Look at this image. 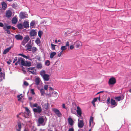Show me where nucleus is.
Returning <instances> with one entry per match:
<instances>
[{
    "label": "nucleus",
    "mask_w": 131,
    "mask_h": 131,
    "mask_svg": "<svg viewBox=\"0 0 131 131\" xmlns=\"http://www.w3.org/2000/svg\"><path fill=\"white\" fill-rule=\"evenodd\" d=\"M40 74L44 81H48L50 79V76L48 74H46V71L43 70H41L40 72Z\"/></svg>",
    "instance_id": "nucleus-1"
},
{
    "label": "nucleus",
    "mask_w": 131,
    "mask_h": 131,
    "mask_svg": "<svg viewBox=\"0 0 131 131\" xmlns=\"http://www.w3.org/2000/svg\"><path fill=\"white\" fill-rule=\"evenodd\" d=\"M30 106L31 108L35 107L36 108L33 109L34 112L35 113H39L42 111V108L40 106L38 105L37 103H35L32 105H31Z\"/></svg>",
    "instance_id": "nucleus-2"
},
{
    "label": "nucleus",
    "mask_w": 131,
    "mask_h": 131,
    "mask_svg": "<svg viewBox=\"0 0 131 131\" xmlns=\"http://www.w3.org/2000/svg\"><path fill=\"white\" fill-rule=\"evenodd\" d=\"M20 18L21 19H24L28 17V15L26 12H21L19 14Z\"/></svg>",
    "instance_id": "nucleus-3"
},
{
    "label": "nucleus",
    "mask_w": 131,
    "mask_h": 131,
    "mask_svg": "<svg viewBox=\"0 0 131 131\" xmlns=\"http://www.w3.org/2000/svg\"><path fill=\"white\" fill-rule=\"evenodd\" d=\"M25 62L24 60L21 58H18V64L22 66H25Z\"/></svg>",
    "instance_id": "nucleus-4"
},
{
    "label": "nucleus",
    "mask_w": 131,
    "mask_h": 131,
    "mask_svg": "<svg viewBox=\"0 0 131 131\" xmlns=\"http://www.w3.org/2000/svg\"><path fill=\"white\" fill-rule=\"evenodd\" d=\"M3 28L4 30L7 32V33L8 34H9L10 33L11 26L6 25L4 26Z\"/></svg>",
    "instance_id": "nucleus-5"
},
{
    "label": "nucleus",
    "mask_w": 131,
    "mask_h": 131,
    "mask_svg": "<svg viewBox=\"0 0 131 131\" xmlns=\"http://www.w3.org/2000/svg\"><path fill=\"white\" fill-rule=\"evenodd\" d=\"M52 110L58 117H60L62 116V114L61 113L58 109L54 108H53Z\"/></svg>",
    "instance_id": "nucleus-6"
},
{
    "label": "nucleus",
    "mask_w": 131,
    "mask_h": 131,
    "mask_svg": "<svg viewBox=\"0 0 131 131\" xmlns=\"http://www.w3.org/2000/svg\"><path fill=\"white\" fill-rule=\"evenodd\" d=\"M80 118H79L78 120V126L80 128H82L84 126V123L82 120H80Z\"/></svg>",
    "instance_id": "nucleus-7"
},
{
    "label": "nucleus",
    "mask_w": 131,
    "mask_h": 131,
    "mask_svg": "<svg viewBox=\"0 0 131 131\" xmlns=\"http://www.w3.org/2000/svg\"><path fill=\"white\" fill-rule=\"evenodd\" d=\"M77 113V116L78 117H80L82 115V111L81 108L79 106L77 107V110L76 112Z\"/></svg>",
    "instance_id": "nucleus-8"
},
{
    "label": "nucleus",
    "mask_w": 131,
    "mask_h": 131,
    "mask_svg": "<svg viewBox=\"0 0 131 131\" xmlns=\"http://www.w3.org/2000/svg\"><path fill=\"white\" fill-rule=\"evenodd\" d=\"M116 82L115 78L114 77H112L109 79L108 82L109 85H113L116 83Z\"/></svg>",
    "instance_id": "nucleus-9"
},
{
    "label": "nucleus",
    "mask_w": 131,
    "mask_h": 131,
    "mask_svg": "<svg viewBox=\"0 0 131 131\" xmlns=\"http://www.w3.org/2000/svg\"><path fill=\"white\" fill-rule=\"evenodd\" d=\"M75 45V47L76 48H80L82 46V44L81 42L79 41H77L74 44Z\"/></svg>",
    "instance_id": "nucleus-10"
},
{
    "label": "nucleus",
    "mask_w": 131,
    "mask_h": 131,
    "mask_svg": "<svg viewBox=\"0 0 131 131\" xmlns=\"http://www.w3.org/2000/svg\"><path fill=\"white\" fill-rule=\"evenodd\" d=\"M94 125V124L93 123V118L92 117H90L89 121V126L92 127Z\"/></svg>",
    "instance_id": "nucleus-11"
},
{
    "label": "nucleus",
    "mask_w": 131,
    "mask_h": 131,
    "mask_svg": "<svg viewBox=\"0 0 131 131\" xmlns=\"http://www.w3.org/2000/svg\"><path fill=\"white\" fill-rule=\"evenodd\" d=\"M124 98V95L122 94L120 95L119 96L115 97V99L117 101H120L121 100H123Z\"/></svg>",
    "instance_id": "nucleus-12"
},
{
    "label": "nucleus",
    "mask_w": 131,
    "mask_h": 131,
    "mask_svg": "<svg viewBox=\"0 0 131 131\" xmlns=\"http://www.w3.org/2000/svg\"><path fill=\"white\" fill-rule=\"evenodd\" d=\"M26 47L27 48V50L30 51H31L32 46L30 42H29L26 45Z\"/></svg>",
    "instance_id": "nucleus-13"
},
{
    "label": "nucleus",
    "mask_w": 131,
    "mask_h": 131,
    "mask_svg": "<svg viewBox=\"0 0 131 131\" xmlns=\"http://www.w3.org/2000/svg\"><path fill=\"white\" fill-rule=\"evenodd\" d=\"M12 15V12H11V11L10 10H9L7 11L6 13V16L7 17H10Z\"/></svg>",
    "instance_id": "nucleus-14"
},
{
    "label": "nucleus",
    "mask_w": 131,
    "mask_h": 131,
    "mask_svg": "<svg viewBox=\"0 0 131 131\" xmlns=\"http://www.w3.org/2000/svg\"><path fill=\"white\" fill-rule=\"evenodd\" d=\"M29 22L28 21H27L25 20L23 23V26H24V27L26 28H28L29 26Z\"/></svg>",
    "instance_id": "nucleus-15"
},
{
    "label": "nucleus",
    "mask_w": 131,
    "mask_h": 131,
    "mask_svg": "<svg viewBox=\"0 0 131 131\" xmlns=\"http://www.w3.org/2000/svg\"><path fill=\"white\" fill-rule=\"evenodd\" d=\"M28 70L33 74L35 73V67H30L28 68Z\"/></svg>",
    "instance_id": "nucleus-16"
},
{
    "label": "nucleus",
    "mask_w": 131,
    "mask_h": 131,
    "mask_svg": "<svg viewBox=\"0 0 131 131\" xmlns=\"http://www.w3.org/2000/svg\"><path fill=\"white\" fill-rule=\"evenodd\" d=\"M37 32L35 30H32L30 32V35L31 36H36Z\"/></svg>",
    "instance_id": "nucleus-17"
},
{
    "label": "nucleus",
    "mask_w": 131,
    "mask_h": 131,
    "mask_svg": "<svg viewBox=\"0 0 131 131\" xmlns=\"http://www.w3.org/2000/svg\"><path fill=\"white\" fill-rule=\"evenodd\" d=\"M15 38L17 40H21L23 39V37L20 34L15 35Z\"/></svg>",
    "instance_id": "nucleus-18"
},
{
    "label": "nucleus",
    "mask_w": 131,
    "mask_h": 131,
    "mask_svg": "<svg viewBox=\"0 0 131 131\" xmlns=\"http://www.w3.org/2000/svg\"><path fill=\"white\" fill-rule=\"evenodd\" d=\"M41 104L42 105V107L44 108L46 110H47L48 109V103L43 104L42 102Z\"/></svg>",
    "instance_id": "nucleus-19"
},
{
    "label": "nucleus",
    "mask_w": 131,
    "mask_h": 131,
    "mask_svg": "<svg viewBox=\"0 0 131 131\" xmlns=\"http://www.w3.org/2000/svg\"><path fill=\"white\" fill-rule=\"evenodd\" d=\"M68 123L69 125L72 126L73 124L74 121L70 117H69L68 119Z\"/></svg>",
    "instance_id": "nucleus-20"
},
{
    "label": "nucleus",
    "mask_w": 131,
    "mask_h": 131,
    "mask_svg": "<svg viewBox=\"0 0 131 131\" xmlns=\"http://www.w3.org/2000/svg\"><path fill=\"white\" fill-rule=\"evenodd\" d=\"M38 123L39 124H42L44 122V119L42 117L39 118L38 119Z\"/></svg>",
    "instance_id": "nucleus-21"
},
{
    "label": "nucleus",
    "mask_w": 131,
    "mask_h": 131,
    "mask_svg": "<svg viewBox=\"0 0 131 131\" xmlns=\"http://www.w3.org/2000/svg\"><path fill=\"white\" fill-rule=\"evenodd\" d=\"M111 103L112 105H114V107L117 105V103H116L115 101L112 99H111Z\"/></svg>",
    "instance_id": "nucleus-22"
},
{
    "label": "nucleus",
    "mask_w": 131,
    "mask_h": 131,
    "mask_svg": "<svg viewBox=\"0 0 131 131\" xmlns=\"http://www.w3.org/2000/svg\"><path fill=\"white\" fill-rule=\"evenodd\" d=\"M36 68L38 69H41L42 68V64L41 62L38 63L36 65Z\"/></svg>",
    "instance_id": "nucleus-23"
},
{
    "label": "nucleus",
    "mask_w": 131,
    "mask_h": 131,
    "mask_svg": "<svg viewBox=\"0 0 131 131\" xmlns=\"http://www.w3.org/2000/svg\"><path fill=\"white\" fill-rule=\"evenodd\" d=\"M2 8L4 9H5L7 7V5L6 3L4 2H3L2 3Z\"/></svg>",
    "instance_id": "nucleus-24"
},
{
    "label": "nucleus",
    "mask_w": 131,
    "mask_h": 131,
    "mask_svg": "<svg viewBox=\"0 0 131 131\" xmlns=\"http://www.w3.org/2000/svg\"><path fill=\"white\" fill-rule=\"evenodd\" d=\"M36 43L38 46H40V45L41 41L40 39L39 38H37L35 41Z\"/></svg>",
    "instance_id": "nucleus-25"
},
{
    "label": "nucleus",
    "mask_w": 131,
    "mask_h": 131,
    "mask_svg": "<svg viewBox=\"0 0 131 131\" xmlns=\"http://www.w3.org/2000/svg\"><path fill=\"white\" fill-rule=\"evenodd\" d=\"M11 47H9L8 48L5 49L3 52V54H6L7 52H8L9 51V50L11 49Z\"/></svg>",
    "instance_id": "nucleus-26"
},
{
    "label": "nucleus",
    "mask_w": 131,
    "mask_h": 131,
    "mask_svg": "<svg viewBox=\"0 0 131 131\" xmlns=\"http://www.w3.org/2000/svg\"><path fill=\"white\" fill-rule=\"evenodd\" d=\"M40 82V79L39 78H37L36 79L35 82V83L36 85H38L39 84Z\"/></svg>",
    "instance_id": "nucleus-27"
},
{
    "label": "nucleus",
    "mask_w": 131,
    "mask_h": 131,
    "mask_svg": "<svg viewBox=\"0 0 131 131\" xmlns=\"http://www.w3.org/2000/svg\"><path fill=\"white\" fill-rule=\"evenodd\" d=\"M98 99V97H96L94 98L92 102V104L93 106L95 107V103L97 101Z\"/></svg>",
    "instance_id": "nucleus-28"
},
{
    "label": "nucleus",
    "mask_w": 131,
    "mask_h": 131,
    "mask_svg": "<svg viewBox=\"0 0 131 131\" xmlns=\"http://www.w3.org/2000/svg\"><path fill=\"white\" fill-rule=\"evenodd\" d=\"M56 54V53L55 52H51L50 54V58L51 59H52L53 58L54 56Z\"/></svg>",
    "instance_id": "nucleus-29"
},
{
    "label": "nucleus",
    "mask_w": 131,
    "mask_h": 131,
    "mask_svg": "<svg viewBox=\"0 0 131 131\" xmlns=\"http://www.w3.org/2000/svg\"><path fill=\"white\" fill-rule=\"evenodd\" d=\"M76 111L75 108H71V113L73 114H76Z\"/></svg>",
    "instance_id": "nucleus-30"
},
{
    "label": "nucleus",
    "mask_w": 131,
    "mask_h": 131,
    "mask_svg": "<svg viewBox=\"0 0 131 131\" xmlns=\"http://www.w3.org/2000/svg\"><path fill=\"white\" fill-rule=\"evenodd\" d=\"M30 27L31 28H33L35 27V22L34 20L32 21L30 23Z\"/></svg>",
    "instance_id": "nucleus-31"
},
{
    "label": "nucleus",
    "mask_w": 131,
    "mask_h": 131,
    "mask_svg": "<svg viewBox=\"0 0 131 131\" xmlns=\"http://www.w3.org/2000/svg\"><path fill=\"white\" fill-rule=\"evenodd\" d=\"M17 20L16 18L14 17L12 19V22L13 24H15L17 22Z\"/></svg>",
    "instance_id": "nucleus-32"
},
{
    "label": "nucleus",
    "mask_w": 131,
    "mask_h": 131,
    "mask_svg": "<svg viewBox=\"0 0 131 131\" xmlns=\"http://www.w3.org/2000/svg\"><path fill=\"white\" fill-rule=\"evenodd\" d=\"M40 92L41 96H43L45 94V91L44 89H41L40 90Z\"/></svg>",
    "instance_id": "nucleus-33"
},
{
    "label": "nucleus",
    "mask_w": 131,
    "mask_h": 131,
    "mask_svg": "<svg viewBox=\"0 0 131 131\" xmlns=\"http://www.w3.org/2000/svg\"><path fill=\"white\" fill-rule=\"evenodd\" d=\"M31 65V63L30 62L26 61L25 62V66L30 67Z\"/></svg>",
    "instance_id": "nucleus-34"
},
{
    "label": "nucleus",
    "mask_w": 131,
    "mask_h": 131,
    "mask_svg": "<svg viewBox=\"0 0 131 131\" xmlns=\"http://www.w3.org/2000/svg\"><path fill=\"white\" fill-rule=\"evenodd\" d=\"M25 110L27 112V114L29 115L30 114V110L28 109V107H25Z\"/></svg>",
    "instance_id": "nucleus-35"
},
{
    "label": "nucleus",
    "mask_w": 131,
    "mask_h": 131,
    "mask_svg": "<svg viewBox=\"0 0 131 131\" xmlns=\"http://www.w3.org/2000/svg\"><path fill=\"white\" fill-rule=\"evenodd\" d=\"M17 26L19 29H21L23 28V24H19L17 25Z\"/></svg>",
    "instance_id": "nucleus-36"
},
{
    "label": "nucleus",
    "mask_w": 131,
    "mask_h": 131,
    "mask_svg": "<svg viewBox=\"0 0 131 131\" xmlns=\"http://www.w3.org/2000/svg\"><path fill=\"white\" fill-rule=\"evenodd\" d=\"M50 62L49 60H46L45 63V64L47 66H49L50 65Z\"/></svg>",
    "instance_id": "nucleus-37"
},
{
    "label": "nucleus",
    "mask_w": 131,
    "mask_h": 131,
    "mask_svg": "<svg viewBox=\"0 0 131 131\" xmlns=\"http://www.w3.org/2000/svg\"><path fill=\"white\" fill-rule=\"evenodd\" d=\"M0 74L1 75V77H3V79H5V72H1L0 73Z\"/></svg>",
    "instance_id": "nucleus-38"
},
{
    "label": "nucleus",
    "mask_w": 131,
    "mask_h": 131,
    "mask_svg": "<svg viewBox=\"0 0 131 131\" xmlns=\"http://www.w3.org/2000/svg\"><path fill=\"white\" fill-rule=\"evenodd\" d=\"M66 47V46H62L61 47V49L62 50L61 51H62L63 52L64 50H66L67 49V48Z\"/></svg>",
    "instance_id": "nucleus-39"
},
{
    "label": "nucleus",
    "mask_w": 131,
    "mask_h": 131,
    "mask_svg": "<svg viewBox=\"0 0 131 131\" xmlns=\"http://www.w3.org/2000/svg\"><path fill=\"white\" fill-rule=\"evenodd\" d=\"M51 48L52 50H54L55 49V47L56 46V45H54L52 43L51 44Z\"/></svg>",
    "instance_id": "nucleus-40"
},
{
    "label": "nucleus",
    "mask_w": 131,
    "mask_h": 131,
    "mask_svg": "<svg viewBox=\"0 0 131 131\" xmlns=\"http://www.w3.org/2000/svg\"><path fill=\"white\" fill-rule=\"evenodd\" d=\"M29 39V37L28 36H26L24 39V40L27 42L28 41Z\"/></svg>",
    "instance_id": "nucleus-41"
},
{
    "label": "nucleus",
    "mask_w": 131,
    "mask_h": 131,
    "mask_svg": "<svg viewBox=\"0 0 131 131\" xmlns=\"http://www.w3.org/2000/svg\"><path fill=\"white\" fill-rule=\"evenodd\" d=\"M37 50V49L35 47H33L32 48V52L34 53Z\"/></svg>",
    "instance_id": "nucleus-42"
},
{
    "label": "nucleus",
    "mask_w": 131,
    "mask_h": 131,
    "mask_svg": "<svg viewBox=\"0 0 131 131\" xmlns=\"http://www.w3.org/2000/svg\"><path fill=\"white\" fill-rule=\"evenodd\" d=\"M42 31L39 30L38 32V36L40 38H41V37L42 34Z\"/></svg>",
    "instance_id": "nucleus-43"
},
{
    "label": "nucleus",
    "mask_w": 131,
    "mask_h": 131,
    "mask_svg": "<svg viewBox=\"0 0 131 131\" xmlns=\"http://www.w3.org/2000/svg\"><path fill=\"white\" fill-rule=\"evenodd\" d=\"M30 92L33 95H34L35 94V93L34 91V89H31Z\"/></svg>",
    "instance_id": "nucleus-44"
},
{
    "label": "nucleus",
    "mask_w": 131,
    "mask_h": 131,
    "mask_svg": "<svg viewBox=\"0 0 131 131\" xmlns=\"http://www.w3.org/2000/svg\"><path fill=\"white\" fill-rule=\"evenodd\" d=\"M27 42L24 39L21 42V44L24 46Z\"/></svg>",
    "instance_id": "nucleus-45"
},
{
    "label": "nucleus",
    "mask_w": 131,
    "mask_h": 131,
    "mask_svg": "<svg viewBox=\"0 0 131 131\" xmlns=\"http://www.w3.org/2000/svg\"><path fill=\"white\" fill-rule=\"evenodd\" d=\"M22 57H23L24 58H26L27 59H29V56H26L25 55H23L22 56Z\"/></svg>",
    "instance_id": "nucleus-46"
},
{
    "label": "nucleus",
    "mask_w": 131,
    "mask_h": 131,
    "mask_svg": "<svg viewBox=\"0 0 131 131\" xmlns=\"http://www.w3.org/2000/svg\"><path fill=\"white\" fill-rule=\"evenodd\" d=\"M24 84L26 86H27L29 85V84L28 83L25 81H24Z\"/></svg>",
    "instance_id": "nucleus-47"
},
{
    "label": "nucleus",
    "mask_w": 131,
    "mask_h": 131,
    "mask_svg": "<svg viewBox=\"0 0 131 131\" xmlns=\"http://www.w3.org/2000/svg\"><path fill=\"white\" fill-rule=\"evenodd\" d=\"M69 41H67L66 45V47H69Z\"/></svg>",
    "instance_id": "nucleus-48"
},
{
    "label": "nucleus",
    "mask_w": 131,
    "mask_h": 131,
    "mask_svg": "<svg viewBox=\"0 0 131 131\" xmlns=\"http://www.w3.org/2000/svg\"><path fill=\"white\" fill-rule=\"evenodd\" d=\"M48 85H45L44 87V89L46 90H47L48 89Z\"/></svg>",
    "instance_id": "nucleus-49"
},
{
    "label": "nucleus",
    "mask_w": 131,
    "mask_h": 131,
    "mask_svg": "<svg viewBox=\"0 0 131 131\" xmlns=\"http://www.w3.org/2000/svg\"><path fill=\"white\" fill-rule=\"evenodd\" d=\"M18 129H21V125L20 123H18Z\"/></svg>",
    "instance_id": "nucleus-50"
},
{
    "label": "nucleus",
    "mask_w": 131,
    "mask_h": 131,
    "mask_svg": "<svg viewBox=\"0 0 131 131\" xmlns=\"http://www.w3.org/2000/svg\"><path fill=\"white\" fill-rule=\"evenodd\" d=\"M74 47V46L73 45H71L70 47V49L72 50L73 49Z\"/></svg>",
    "instance_id": "nucleus-51"
},
{
    "label": "nucleus",
    "mask_w": 131,
    "mask_h": 131,
    "mask_svg": "<svg viewBox=\"0 0 131 131\" xmlns=\"http://www.w3.org/2000/svg\"><path fill=\"white\" fill-rule=\"evenodd\" d=\"M62 52H62V51H61L58 54V56L59 57H60L61 56V54H62Z\"/></svg>",
    "instance_id": "nucleus-52"
},
{
    "label": "nucleus",
    "mask_w": 131,
    "mask_h": 131,
    "mask_svg": "<svg viewBox=\"0 0 131 131\" xmlns=\"http://www.w3.org/2000/svg\"><path fill=\"white\" fill-rule=\"evenodd\" d=\"M110 97H108L107 100V104H109L110 103Z\"/></svg>",
    "instance_id": "nucleus-53"
},
{
    "label": "nucleus",
    "mask_w": 131,
    "mask_h": 131,
    "mask_svg": "<svg viewBox=\"0 0 131 131\" xmlns=\"http://www.w3.org/2000/svg\"><path fill=\"white\" fill-rule=\"evenodd\" d=\"M52 93L54 94H55V96H56L57 95L58 93H57L56 91H53V92H52Z\"/></svg>",
    "instance_id": "nucleus-54"
},
{
    "label": "nucleus",
    "mask_w": 131,
    "mask_h": 131,
    "mask_svg": "<svg viewBox=\"0 0 131 131\" xmlns=\"http://www.w3.org/2000/svg\"><path fill=\"white\" fill-rule=\"evenodd\" d=\"M74 129L73 128H70L68 131H74Z\"/></svg>",
    "instance_id": "nucleus-55"
},
{
    "label": "nucleus",
    "mask_w": 131,
    "mask_h": 131,
    "mask_svg": "<svg viewBox=\"0 0 131 131\" xmlns=\"http://www.w3.org/2000/svg\"><path fill=\"white\" fill-rule=\"evenodd\" d=\"M17 57H15V59H14L13 61V63H14L17 60Z\"/></svg>",
    "instance_id": "nucleus-56"
},
{
    "label": "nucleus",
    "mask_w": 131,
    "mask_h": 131,
    "mask_svg": "<svg viewBox=\"0 0 131 131\" xmlns=\"http://www.w3.org/2000/svg\"><path fill=\"white\" fill-rule=\"evenodd\" d=\"M62 107L64 108H65V109H67V108L65 106V104H63L62 105Z\"/></svg>",
    "instance_id": "nucleus-57"
},
{
    "label": "nucleus",
    "mask_w": 131,
    "mask_h": 131,
    "mask_svg": "<svg viewBox=\"0 0 131 131\" xmlns=\"http://www.w3.org/2000/svg\"><path fill=\"white\" fill-rule=\"evenodd\" d=\"M0 26L1 27H4V25L2 23L0 22Z\"/></svg>",
    "instance_id": "nucleus-58"
},
{
    "label": "nucleus",
    "mask_w": 131,
    "mask_h": 131,
    "mask_svg": "<svg viewBox=\"0 0 131 131\" xmlns=\"http://www.w3.org/2000/svg\"><path fill=\"white\" fill-rule=\"evenodd\" d=\"M22 94H21L20 95H18L17 96V97L18 98L20 99V97L21 96Z\"/></svg>",
    "instance_id": "nucleus-59"
},
{
    "label": "nucleus",
    "mask_w": 131,
    "mask_h": 131,
    "mask_svg": "<svg viewBox=\"0 0 131 131\" xmlns=\"http://www.w3.org/2000/svg\"><path fill=\"white\" fill-rule=\"evenodd\" d=\"M28 98L29 100L30 101L32 100V97H29Z\"/></svg>",
    "instance_id": "nucleus-60"
},
{
    "label": "nucleus",
    "mask_w": 131,
    "mask_h": 131,
    "mask_svg": "<svg viewBox=\"0 0 131 131\" xmlns=\"http://www.w3.org/2000/svg\"><path fill=\"white\" fill-rule=\"evenodd\" d=\"M18 60L17 61V62H16L15 63V65H18Z\"/></svg>",
    "instance_id": "nucleus-61"
},
{
    "label": "nucleus",
    "mask_w": 131,
    "mask_h": 131,
    "mask_svg": "<svg viewBox=\"0 0 131 131\" xmlns=\"http://www.w3.org/2000/svg\"><path fill=\"white\" fill-rule=\"evenodd\" d=\"M7 63L8 64H10V62L9 61H7Z\"/></svg>",
    "instance_id": "nucleus-62"
},
{
    "label": "nucleus",
    "mask_w": 131,
    "mask_h": 131,
    "mask_svg": "<svg viewBox=\"0 0 131 131\" xmlns=\"http://www.w3.org/2000/svg\"><path fill=\"white\" fill-rule=\"evenodd\" d=\"M55 42L56 43H57L58 42V40H55Z\"/></svg>",
    "instance_id": "nucleus-63"
},
{
    "label": "nucleus",
    "mask_w": 131,
    "mask_h": 131,
    "mask_svg": "<svg viewBox=\"0 0 131 131\" xmlns=\"http://www.w3.org/2000/svg\"><path fill=\"white\" fill-rule=\"evenodd\" d=\"M50 90H53V89L51 88V87H50Z\"/></svg>",
    "instance_id": "nucleus-64"
}]
</instances>
